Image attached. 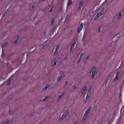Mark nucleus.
Here are the masks:
<instances>
[{"instance_id": "6e6552de", "label": "nucleus", "mask_w": 124, "mask_h": 124, "mask_svg": "<svg viewBox=\"0 0 124 124\" xmlns=\"http://www.w3.org/2000/svg\"><path fill=\"white\" fill-rule=\"evenodd\" d=\"M76 44V42H73L71 46L70 49V53L71 52L72 49L74 47Z\"/></svg>"}, {"instance_id": "5701e85b", "label": "nucleus", "mask_w": 124, "mask_h": 124, "mask_svg": "<svg viewBox=\"0 0 124 124\" xmlns=\"http://www.w3.org/2000/svg\"><path fill=\"white\" fill-rule=\"evenodd\" d=\"M92 87L91 86L90 87L88 91L87 92L89 93H91L92 90Z\"/></svg>"}, {"instance_id": "f704fd0d", "label": "nucleus", "mask_w": 124, "mask_h": 124, "mask_svg": "<svg viewBox=\"0 0 124 124\" xmlns=\"http://www.w3.org/2000/svg\"><path fill=\"white\" fill-rule=\"evenodd\" d=\"M34 8V6L33 5H32V9H31V10H32V9Z\"/></svg>"}, {"instance_id": "20e7f679", "label": "nucleus", "mask_w": 124, "mask_h": 124, "mask_svg": "<svg viewBox=\"0 0 124 124\" xmlns=\"http://www.w3.org/2000/svg\"><path fill=\"white\" fill-rule=\"evenodd\" d=\"M83 5V1H80L78 5V7L77 8V11H80L81 9V7Z\"/></svg>"}, {"instance_id": "393cba45", "label": "nucleus", "mask_w": 124, "mask_h": 124, "mask_svg": "<svg viewBox=\"0 0 124 124\" xmlns=\"http://www.w3.org/2000/svg\"><path fill=\"white\" fill-rule=\"evenodd\" d=\"M69 1V3L68 4V6H67V7H68V5H71L72 4V2L71 0H68Z\"/></svg>"}, {"instance_id": "c756f323", "label": "nucleus", "mask_w": 124, "mask_h": 124, "mask_svg": "<svg viewBox=\"0 0 124 124\" xmlns=\"http://www.w3.org/2000/svg\"><path fill=\"white\" fill-rule=\"evenodd\" d=\"M89 55L87 56L85 58V59L86 60H87L89 59Z\"/></svg>"}, {"instance_id": "4be33fe9", "label": "nucleus", "mask_w": 124, "mask_h": 124, "mask_svg": "<svg viewBox=\"0 0 124 124\" xmlns=\"http://www.w3.org/2000/svg\"><path fill=\"white\" fill-rule=\"evenodd\" d=\"M49 97L48 96H46L45 97V98L44 99H42V101L43 102H44L45 101H46L47 99Z\"/></svg>"}, {"instance_id": "c9c22d12", "label": "nucleus", "mask_w": 124, "mask_h": 124, "mask_svg": "<svg viewBox=\"0 0 124 124\" xmlns=\"http://www.w3.org/2000/svg\"><path fill=\"white\" fill-rule=\"evenodd\" d=\"M53 8H51L50 9V10L49 11L50 12H51L52 11Z\"/></svg>"}, {"instance_id": "39448f33", "label": "nucleus", "mask_w": 124, "mask_h": 124, "mask_svg": "<svg viewBox=\"0 0 124 124\" xmlns=\"http://www.w3.org/2000/svg\"><path fill=\"white\" fill-rule=\"evenodd\" d=\"M87 89V86H85L82 88L81 90V93L82 95H84L86 93L85 91Z\"/></svg>"}, {"instance_id": "bb28decb", "label": "nucleus", "mask_w": 124, "mask_h": 124, "mask_svg": "<svg viewBox=\"0 0 124 124\" xmlns=\"http://www.w3.org/2000/svg\"><path fill=\"white\" fill-rule=\"evenodd\" d=\"M82 59L80 58H79V59L78 60L77 62V64H78L79 62L81 61Z\"/></svg>"}, {"instance_id": "4c0bfd02", "label": "nucleus", "mask_w": 124, "mask_h": 124, "mask_svg": "<svg viewBox=\"0 0 124 124\" xmlns=\"http://www.w3.org/2000/svg\"><path fill=\"white\" fill-rule=\"evenodd\" d=\"M121 118H119L118 119V120H119V121H120L121 119Z\"/></svg>"}, {"instance_id": "ddd939ff", "label": "nucleus", "mask_w": 124, "mask_h": 124, "mask_svg": "<svg viewBox=\"0 0 124 124\" xmlns=\"http://www.w3.org/2000/svg\"><path fill=\"white\" fill-rule=\"evenodd\" d=\"M63 78L61 76H60L58 77L57 79V81L59 83L61 82Z\"/></svg>"}, {"instance_id": "9b49d317", "label": "nucleus", "mask_w": 124, "mask_h": 124, "mask_svg": "<svg viewBox=\"0 0 124 124\" xmlns=\"http://www.w3.org/2000/svg\"><path fill=\"white\" fill-rule=\"evenodd\" d=\"M66 73L65 71H61L60 75L62 78H64L66 76Z\"/></svg>"}, {"instance_id": "c85d7f7f", "label": "nucleus", "mask_w": 124, "mask_h": 124, "mask_svg": "<svg viewBox=\"0 0 124 124\" xmlns=\"http://www.w3.org/2000/svg\"><path fill=\"white\" fill-rule=\"evenodd\" d=\"M83 54H82V53L80 54V55L79 58H81L82 59V56H83Z\"/></svg>"}, {"instance_id": "4468645a", "label": "nucleus", "mask_w": 124, "mask_h": 124, "mask_svg": "<svg viewBox=\"0 0 124 124\" xmlns=\"http://www.w3.org/2000/svg\"><path fill=\"white\" fill-rule=\"evenodd\" d=\"M50 86V85L49 84H47L45 86V87L43 88L42 89V90L43 91H45L46 90L47 88H49Z\"/></svg>"}, {"instance_id": "f03ea898", "label": "nucleus", "mask_w": 124, "mask_h": 124, "mask_svg": "<svg viewBox=\"0 0 124 124\" xmlns=\"http://www.w3.org/2000/svg\"><path fill=\"white\" fill-rule=\"evenodd\" d=\"M70 111L69 110H66L64 112L62 116V117L60 118V120H62L63 119L66 117L67 115H68L69 114Z\"/></svg>"}, {"instance_id": "423d86ee", "label": "nucleus", "mask_w": 124, "mask_h": 124, "mask_svg": "<svg viewBox=\"0 0 124 124\" xmlns=\"http://www.w3.org/2000/svg\"><path fill=\"white\" fill-rule=\"evenodd\" d=\"M83 27V23H81L79 26V27L78 29L77 32L79 33L81 30L82 28Z\"/></svg>"}, {"instance_id": "7c9ffc66", "label": "nucleus", "mask_w": 124, "mask_h": 124, "mask_svg": "<svg viewBox=\"0 0 124 124\" xmlns=\"http://www.w3.org/2000/svg\"><path fill=\"white\" fill-rule=\"evenodd\" d=\"M72 87L74 89H76L77 88V87L76 86H72Z\"/></svg>"}, {"instance_id": "6ab92c4d", "label": "nucleus", "mask_w": 124, "mask_h": 124, "mask_svg": "<svg viewBox=\"0 0 124 124\" xmlns=\"http://www.w3.org/2000/svg\"><path fill=\"white\" fill-rule=\"evenodd\" d=\"M122 17L121 12H120L118 13V15L117 17V20L121 18Z\"/></svg>"}, {"instance_id": "dca6fc26", "label": "nucleus", "mask_w": 124, "mask_h": 124, "mask_svg": "<svg viewBox=\"0 0 124 124\" xmlns=\"http://www.w3.org/2000/svg\"><path fill=\"white\" fill-rule=\"evenodd\" d=\"M91 93H89L87 92V96L86 98V99H85V100L86 99V101L91 96Z\"/></svg>"}, {"instance_id": "9d476101", "label": "nucleus", "mask_w": 124, "mask_h": 124, "mask_svg": "<svg viewBox=\"0 0 124 124\" xmlns=\"http://www.w3.org/2000/svg\"><path fill=\"white\" fill-rule=\"evenodd\" d=\"M91 107H89V108L85 111V113L84 114L87 116H88V113H89L90 112L91 110Z\"/></svg>"}, {"instance_id": "2eb2a0df", "label": "nucleus", "mask_w": 124, "mask_h": 124, "mask_svg": "<svg viewBox=\"0 0 124 124\" xmlns=\"http://www.w3.org/2000/svg\"><path fill=\"white\" fill-rule=\"evenodd\" d=\"M64 94L63 93H62L60 95L58 96V100L59 101L60 99H62L64 97Z\"/></svg>"}, {"instance_id": "58836bf2", "label": "nucleus", "mask_w": 124, "mask_h": 124, "mask_svg": "<svg viewBox=\"0 0 124 124\" xmlns=\"http://www.w3.org/2000/svg\"><path fill=\"white\" fill-rule=\"evenodd\" d=\"M9 114L10 115H11V114L10 113V112L9 113Z\"/></svg>"}, {"instance_id": "b1692460", "label": "nucleus", "mask_w": 124, "mask_h": 124, "mask_svg": "<svg viewBox=\"0 0 124 124\" xmlns=\"http://www.w3.org/2000/svg\"><path fill=\"white\" fill-rule=\"evenodd\" d=\"M7 43H5L4 44H3L2 46V48H4L7 45Z\"/></svg>"}, {"instance_id": "7ed1b4c3", "label": "nucleus", "mask_w": 124, "mask_h": 124, "mask_svg": "<svg viewBox=\"0 0 124 124\" xmlns=\"http://www.w3.org/2000/svg\"><path fill=\"white\" fill-rule=\"evenodd\" d=\"M120 74L119 72L117 71L116 72V77L113 80V82H115L116 81L118 80L119 78Z\"/></svg>"}, {"instance_id": "cd10ccee", "label": "nucleus", "mask_w": 124, "mask_h": 124, "mask_svg": "<svg viewBox=\"0 0 124 124\" xmlns=\"http://www.w3.org/2000/svg\"><path fill=\"white\" fill-rule=\"evenodd\" d=\"M68 83V81H66V82H65V87L66 86H67V85Z\"/></svg>"}, {"instance_id": "a878e982", "label": "nucleus", "mask_w": 124, "mask_h": 124, "mask_svg": "<svg viewBox=\"0 0 124 124\" xmlns=\"http://www.w3.org/2000/svg\"><path fill=\"white\" fill-rule=\"evenodd\" d=\"M11 82V80L10 79H8L7 81V85H9L10 84Z\"/></svg>"}, {"instance_id": "0eeeda50", "label": "nucleus", "mask_w": 124, "mask_h": 124, "mask_svg": "<svg viewBox=\"0 0 124 124\" xmlns=\"http://www.w3.org/2000/svg\"><path fill=\"white\" fill-rule=\"evenodd\" d=\"M59 48V45H57L55 50L54 53V55H56L57 54Z\"/></svg>"}, {"instance_id": "473e14b6", "label": "nucleus", "mask_w": 124, "mask_h": 124, "mask_svg": "<svg viewBox=\"0 0 124 124\" xmlns=\"http://www.w3.org/2000/svg\"><path fill=\"white\" fill-rule=\"evenodd\" d=\"M46 43L44 45H43V48L45 47L46 46Z\"/></svg>"}, {"instance_id": "412c9836", "label": "nucleus", "mask_w": 124, "mask_h": 124, "mask_svg": "<svg viewBox=\"0 0 124 124\" xmlns=\"http://www.w3.org/2000/svg\"><path fill=\"white\" fill-rule=\"evenodd\" d=\"M105 9L104 7H103L102 8V9L101 10L100 12L102 14H103L104 13V11Z\"/></svg>"}, {"instance_id": "1a4fd4ad", "label": "nucleus", "mask_w": 124, "mask_h": 124, "mask_svg": "<svg viewBox=\"0 0 124 124\" xmlns=\"http://www.w3.org/2000/svg\"><path fill=\"white\" fill-rule=\"evenodd\" d=\"M57 62V60L55 59H54L51 62L52 66H54L56 65V64Z\"/></svg>"}, {"instance_id": "e433bc0d", "label": "nucleus", "mask_w": 124, "mask_h": 124, "mask_svg": "<svg viewBox=\"0 0 124 124\" xmlns=\"http://www.w3.org/2000/svg\"><path fill=\"white\" fill-rule=\"evenodd\" d=\"M74 124H78V122H76Z\"/></svg>"}, {"instance_id": "f257e3e1", "label": "nucleus", "mask_w": 124, "mask_h": 124, "mask_svg": "<svg viewBox=\"0 0 124 124\" xmlns=\"http://www.w3.org/2000/svg\"><path fill=\"white\" fill-rule=\"evenodd\" d=\"M90 73H92L91 75L92 78L93 79L95 76L97 74L96 68V67L94 66L90 70Z\"/></svg>"}, {"instance_id": "aec40b11", "label": "nucleus", "mask_w": 124, "mask_h": 124, "mask_svg": "<svg viewBox=\"0 0 124 124\" xmlns=\"http://www.w3.org/2000/svg\"><path fill=\"white\" fill-rule=\"evenodd\" d=\"M102 14L100 12H98L97 14L96 15V17L98 18L99 17H100L102 15Z\"/></svg>"}, {"instance_id": "f3484780", "label": "nucleus", "mask_w": 124, "mask_h": 124, "mask_svg": "<svg viewBox=\"0 0 124 124\" xmlns=\"http://www.w3.org/2000/svg\"><path fill=\"white\" fill-rule=\"evenodd\" d=\"M54 18H53L52 19L51 21H50V26H52L54 23Z\"/></svg>"}, {"instance_id": "72a5a7b5", "label": "nucleus", "mask_w": 124, "mask_h": 124, "mask_svg": "<svg viewBox=\"0 0 124 124\" xmlns=\"http://www.w3.org/2000/svg\"><path fill=\"white\" fill-rule=\"evenodd\" d=\"M98 32H100V31H101V30H100V27H99V28H98Z\"/></svg>"}, {"instance_id": "f8f14e48", "label": "nucleus", "mask_w": 124, "mask_h": 124, "mask_svg": "<svg viewBox=\"0 0 124 124\" xmlns=\"http://www.w3.org/2000/svg\"><path fill=\"white\" fill-rule=\"evenodd\" d=\"M11 121L12 119H10L5 122H2L1 123V124H8L10 123L11 122Z\"/></svg>"}, {"instance_id": "a211bd4d", "label": "nucleus", "mask_w": 124, "mask_h": 124, "mask_svg": "<svg viewBox=\"0 0 124 124\" xmlns=\"http://www.w3.org/2000/svg\"><path fill=\"white\" fill-rule=\"evenodd\" d=\"M87 116L85 114L84 115L82 120V121L83 122H84V121L87 118Z\"/></svg>"}, {"instance_id": "2f4dec72", "label": "nucleus", "mask_w": 124, "mask_h": 124, "mask_svg": "<svg viewBox=\"0 0 124 124\" xmlns=\"http://www.w3.org/2000/svg\"><path fill=\"white\" fill-rule=\"evenodd\" d=\"M18 39H17L15 41H14V42L15 43H17V40H18Z\"/></svg>"}, {"instance_id": "ea45409f", "label": "nucleus", "mask_w": 124, "mask_h": 124, "mask_svg": "<svg viewBox=\"0 0 124 124\" xmlns=\"http://www.w3.org/2000/svg\"><path fill=\"white\" fill-rule=\"evenodd\" d=\"M124 107V106H123L122 107Z\"/></svg>"}]
</instances>
